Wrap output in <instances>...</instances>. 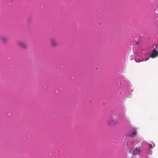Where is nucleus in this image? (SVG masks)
<instances>
[{"label": "nucleus", "instance_id": "obj_1", "mask_svg": "<svg viewBox=\"0 0 158 158\" xmlns=\"http://www.w3.org/2000/svg\"><path fill=\"white\" fill-rule=\"evenodd\" d=\"M136 144L129 151L131 153L132 156L138 155L139 156V153L142 149V143L139 142Z\"/></svg>", "mask_w": 158, "mask_h": 158}, {"label": "nucleus", "instance_id": "obj_2", "mask_svg": "<svg viewBox=\"0 0 158 158\" xmlns=\"http://www.w3.org/2000/svg\"><path fill=\"white\" fill-rule=\"evenodd\" d=\"M50 43L51 46L52 47H56L58 45V44L56 40L54 38H51L50 39Z\"/></svg>", "mask_w": 158, "mask_h": 158}, {"label": "nucleus", "instance_id": "obj_3", "mask_svg": "<svg viewBox=\"0 0 158 158\" xmlns=\"http://www.w3.org/2000/svg\"><path fill=\"white\" fill-rule=\"evenodd\" d=\"M17 45L21 48L24 49H26L27 47V45L25 43L21 41H19L18 42Z\"/></svg>", "mask_w": 158, "mask_h": 158}, {"label": "nucleus", "instance_id": "obj_4", "mask_svg": "<svg viewBox=\"0 0 158 158\" xmlns=\"http://www.w3.org/2000/svg\"><path fill=\"white\" fill-rule=\"evenodd\" d=\"M0 41L3 44H6L8 43V39L7 37L4 36H0Z\"/></svg>", "mask_w": 158, "mask_h": 158}, {"label": "nucleus", "instance_id": "obj_5", "mask_svg": "<svg viewBox=\"0 0 158 158\" xmlns=\"http://www.w3.org/2000/svg\"><path fill=\"white\" fill-rule=\"evenodd\" d=\"M137 130L136 128H134L132 130L131 133L129 135V137L132 138H134L137 133Z\"/></svg>", "mask_w": 158, "mask_h": 158}, {"label": "nucleus", "instance_id": "obj_6", "mask_svg": "<svg viewBox=\"0 0 158 158\" xmlns=\"http://www.w3.org/2000/svg\"><path fill=\"white\" fill-rule=\"evenodd\" d=\"M158 56V51L156 49H153L150 55V57L152 58H154Z\"/></svg>", "mask_w": 158, "mask_h": 158}, {"label": "nucleus", "instance_id": "obj_7", "mask_svg": "<svg viewBox=\"0 0 158 158\" xmlns=\"http://www.w3.org/2000/svg\"><path fill=\"white\" fill-rule=\"evenodd\" d=\"M107 123L109 125L113 126L117 124V122L116 121L114 120L112 118H111L108 120Z\"/></svg>", "mask_w": 158, "mask_h": 158}, {"label": "nucleus", "instance_id": "obj_8", "mask_svg": "<svg viewBox=\"0 0 158 158\" xmlns=\"http://www.w3.org/2000/svg\"><path fill=\"white\" fill-rule=\"evenodd\" d=\"M144 59L143 58H142V59L140 60H139L138 59H136V60H135V61L137 62H139L140 61H143Z\"/></svg>", "mask_w": 158, "mask_h": 158}, {"label": "nucleus", "instance_id": "obj_9", "mask_svg": "<svg viewBox=\"0 0 158 158\" xmlns=\"http://www.w3.org/2000/svg\"><path fill=\"white\" fill-rule=\"evenodd\" d=\"M149 147L151 148H152L154 147V146H155V144L154 143L153 144V145H152V144H149Z\"/></svg>", "mask_w": 158, "mask_h": 158}, {"label": "nucleus", "instance_id": "obj_10", "mask_svg": "<svg viewBox=\"0 0 158 158\" xmlns=\"http://www.w3.org/2000/svg\"><path fill=\"white\" fill-rule=\"evenodd\" d=\"M10 0V1H13L14 0Z\"/></svg>", "mask_w": 158, "mask_h": 158}]
</instances>
